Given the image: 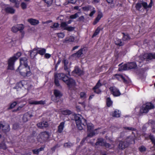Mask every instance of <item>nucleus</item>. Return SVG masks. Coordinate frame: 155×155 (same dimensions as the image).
I'll list each match as a JSON object with an SVG mask.
<instances>
[{"mask_svg":"<svg viewBox=\"0 0 155 155\" xmlns=\"http://www.w3.org/2000/svg\"><path fill=\"white\" fill-rule=\"evenodd\" d=\"M24 28V25L20 24L12 27V31L14 32H16L19 31L21 33L22 35L23 36L24 34V31H23Z\"/></svg>","mask_w":155,"mask_h":155,"instance_id":"nucleus-10","label":"nucleus"},{"mask_svg":"<svg viewBox=\"0 0 155 155\" xmlns=\"http://www.w3.org/2000/svg\"><path fill=\"white\" fill-rule=\"evenodd\" d=\"M17 71L24 77L29 76L31 74L29 66L20 65L17 70Z\"/></svg>","mask_w":155,"mask_h":155,"instance_id":"nucleus-3","label":"nucleus"},{"mask_svg":"<svg viewBox=\"0 0 155 155\" xmlns=\"http://www.w3.org/2000/svg\"><path fill=\"white\" fill-rule=\"evenodd\" d=\"M37 50H38V49L37 48H34L32 50L29 51L30 53V56L31 58H34L37 55V52L35 51H36Z\"/></svg>","mask_w":155,"mask_h":155,"instance_id":"nucleus-21","label":"nucleus"},{"mask_svg":"<svg viewBox=\"0 0 155 155\" xmlns=\"http://www.w3.org/2000/svg\"><path fill=\"white\" fill-rule=\"evenodd\" d=\"M10 130L9 126L8 124H3L0 123V131L5 133Z\"/></svg>","mask_w":155,"mask_h":155,"instance_id":"nucleus-14","label":"nucleus"},{"mask_svg":"<svg viewBox=\"0 0 155 155\" xmlns=\"http://www.w3.org/2000/svg\"><path fill=\"white\" fill-rule=\"evenodd\" d=\"M153 5V0H150V2L149 5H148L146 2L141 1L136 4L135 8L137 10L140 11L142 7L143 6L144 8L146 10L147 12L148 10V8H151Z\"/></svg>","mask_w":155,"mask_h":155,"instance_id":"nucleus-5","label":"nucleus"},{"mask_svg":"<svg viewBox=\"0 0 155 155\" xmlns=\"http://www.w3.org/2000/svg\"><path fill=\"white\" fill-rule=\"evenodd\" d=\"M38 50L37 51V54H38L41 55H44L46 52V49L44 48H37Z\"/></svg>","mask_w":155,"mask_h":155,"instance_id":"nucleus-29","label":"nucleus"},{"mask_svg":"<svg viewBox=\"0 0 155 155\" xmlns=\"http://www.w3.org/2000/svg\"><path fill=\"white\" fill-rule=\"evenodd\" d=\"M123 35V40L126 41L129 40L130 39V37L127 34H125L124 33H122Z\"/></svg>","mask_w":155,"mask_h":155,"instance_id":"nucleus-42","label":"nucleus"},{"mask_svg":"<svg viewBox=\"0 0 155 155\" xmlns=\"http://www.w3.org/2000/svg\"><path fill=\"white\" fill-rule=\"evenodd\" d=\"M44 136H46V137H48V135L47 134V133L45 132L41 133V137H42Z\"/></svg>","mask_w":155,"mask_h":155,"instance_id":"nucleus-62","label":"nucleus"},{"mask_svg":"<svg viewBox=\"0 0 155 155\" xmlns=\"http://www.w3.org/2000/svg\"><path fill=\"white\" fill-rule=\"evenodd\" d=\"M149 137L152 143L153 144L154 146L155 147V137L152 136H150Z\"/></svg>","mask_w":155,"mask_h":155,"instance_id":"nucleus-52","label":"nucleus"},{"mask_svg":"<svg viewBox=\"0 0 155 155\" xmlns=\"http://www.w3.org/2000/svg\"><path fill=\"white\" fill-rule=\"evenodd\" d=\"M135 143L134 137L130 136L127 138L126 141H120L118 148L119 149L123 150L127 147L130 144H134Z\"/></svg>","mask_w":155,"mask_h":155,"instance_id":"nucleus-2","label":"nucleus"},{"mask_svg":"<svg viewBox=\"0 0 155 155\" xmlns=\"http://www.w3.org/2000/svg\"><path fill=\"white\" fill-rule=\"evenodd\" d=\"M65 74L63 73L56 74L54 75V83L57 86H60L58 79L62 80L63 81Z\"/></svg>","mask_w":155,"mask_h":155,"instance_id":"nucleus-9","label":"nucleus"},{"mask_svg":"<svg viewBox=\"0 0 155 155\" xmlns=\"http://www.w3.org/2000/svg\"><path fill=\"white\" fill-rule=\"evenodd\" d=\"M128 69L127 66V64H124L120 67H119L118 70L120 71H121L123 70H126Z\"/></svg>","mask_w":155,"mask_h":155,"instance_id":"nucleus-35","label":"nucleus"},{"mask_svg":"<svg viewBox=\"0 0 155 155\" xmlns=\"http://www.w3.org/2000/svg\"><path fill=\"white\" fill-rule=\"evenodd\" d=\"M20 65L21 66H28L27 59L25 57L21 58L20 59Z\"/></svg>","mask_w":155,"mask_h":155,"instance_id":"nucleus-19","label":"nucleus"},{"mask_svg":"<svg viewBox=\"0 0 155 155\" xmlns=\"http://www.w3.org/2000/svg\"><path fill=\"white\" fill-rule=\"evenodd\" d=\"M114 78L118 80H120L122 78V75L120 74H116L114 75Z\"/></svg>","mask_w":155,"mask_h":155,"instance_id":"nucleus-48","label":"nucleus"},{"mask_svg":"<svg viewBox=\"0 0 155 155\" xmlns=\"http://www.w3.org/2000/svg\"><path fill=\"white\" fill-rule=\"evenodd\" d=\"M84 18L83 16H81L78 19V21H84Z\"/></svg>","mask_w":155,"mask_h":155,"instance_id":"nucleus-63","label":"nucleus"},{"mask_svg":"<svg viewBox=\"0 0 155 155\" xmlns=\"http://www.w3.org/2000/svg\"><path fill=\"white\" fill-rule=\"evenodd\" d=\"M100 31V29L98 28L96 30L95 32L94 33L92 36V37H94L97 35L99 33Z\"/></svg>","mask_w":155,"mask_h":155,"instance_id":"nucleus-47","label":"nucleus"},{"mask_svg":"<svg viewBox=\"0 0 155 155\" xmlns=\"http://www.w3.org/2000/svg\"><path fill=\"white\" fill-rule=\"evenodd\" d=\"M46 3L48 6H49L52 4L53 0H43Z\"/></svg>","mask_w":155,"mask_h":155,"instance_id":"nucleus-46","label":"nucleus"},{"mask_svg":"<svg viewBox=\"0 0 155 155\" xmlns=\"http://www.w3.org/2000/svg\"><path fill=\"white\" fill-rule=\"evenodd\" d=\"M25 103L19 106L16 110H14L13 111H16L20 110L25 105Z\"/></svg>","mask_w":155,"mask_h":155,"instance_id":"nucleus-56","label":"nucleus"},{"mask_svg":"<svg viewBox=\"0 0 155 155\" xmlns=\"http://www.w3.org/2000/svg\"><path fill=\"white\" fill-rule=\"evenodd\" d=\"M22 100H18L16 101H14L10 104L9 107L8 109H11L14 108L15 106L18 104H19L20 103L22 102Z\"/></svg>","mask_w":155,"mask_h":155,"instance_id":"nucleus-27","label":"nucleus"},{"mask_svg":"<svg viewBox=\"0 0 155 155\" xmlns=\"http://www.w3.org/2000/svg\"><path fill=\"white\" fill-rule=\"evenodd\" d=\"M28 21L31 25H36L39 23V21L38 20L32 18L29 19L28 20Z\"/></svg>","mask_w":155,"mask_h":155,"instance_id":"nucleus-28","label":"nucleus"},{"mask_svg":"<svg viewBox=\"0 0 155 155\" xmlns=\"http://www.w3.org/2000/svg\"><path fill=\"white\" fill-rule=\"evenodd\" d=\"M45 101H32L29 102V104H45Z\"/></svg>","mask_w":155,"mask_h":155,"instance_id":"nucleus-18","label":"nucleus"},{"mask_svg":"<svg viewBox=\"0 0 155 155\" xmlns=\"http://www.w3.org/2000/svg\"><path fill=\"white\" fill-rule=\"evenodd\" d=\"M124 129L126 130H134L135 129L132 127H124Z\"/></svg>","mask_w":155,"mask_h":155,"instance_id":"nucleus-60","label":"nucleus"},{"mask_svg":"<svg viewBox=\"0 0 155 155\" xmlns=\"http://www.w3.org/2000/svg\"><path fill=\"white\" fill-rule=\"evenodd\" d=\"M106 104L107 106L109 107L112 104V101L109 97H107L106 99Z\"/></svg>","mask_w":155,"mask_h":155,"instance_id":"nucleus-38","label":"nucleus"},{"mask_svg":"<svg viewBox=\"0 0 155 155\" xmlns=\"http://www.w3.org/2000/svg\"><path fill=\"white\" fill-rule=\"evenodd\" d=\"M37 126L40 128H43V127H48V124L47 122L44 121L38 123Z\"/></svg>","mask_w":155,"mask_h":155,"instance_id":"nucleus-16","label":"nucleus"},{"mask_svg":"<svg viewBox=\"0 0 155 155\" xmlns=\"http://www.w3.org/2000/svg\"><path fill=\"white\" fill-rule=\"evenodd\" d=\"M68 26V25L65 22H62L61 25V27L64 30H66Z\"/></svg>","mask_w":155,"mask_h":155,"instance_id":"nucleus-36","label":"nucleus"},{"mask_svg":"<svg viewBox=\"0 0 155 155\" xmlns=\"http://www.w3.org/2000/svg\"><path fill=\"white\" fill-rule=\"evenodd\" d=\"M92 11L89 14V16L90 17H92L94 14L96 12V11L95 10V8L94 7H93L91 9Z\"/></svg>","mask_w":155,"mask_h":155,"instance_id":"nucleus-53","label":"nucleus"},{"mask_svg":"<svg viewBox=\"0 0 155 155\" xmlns=\"http://www.w3.org/2000/svg\"><path fill=\"white\" fill-rule=\"evenodd\" d=\"M89 132L90 133L87 135L88 137H92L95 135V133L93 131H92V130Z\"/></svg>","mask_w":155,"mask_h":155,"instance_id":"nucleus-57","label":"nucleus"},{"mask_svg":"<svg viewBox=\"0 0 155 155\" xmlns=\"http://www.w3.org/2000/svg\"><path fill=\"white\" fill-rule=\"evenodd\" d=\"M54 94L55 96V98L54 97H52L51 99L53 101L55 102H57V99L60 98L62 95L61 92L56 89L54 90Z\"/></svg>","mask_w":155,"mask_h":155,"instance_id":"nucleus-11","label":"nucleus"},{"mask_svg":"<svg viewBox=\"0 0 155 155\" xmlns=\"http://www.w3.org/2000/svg\"><path fill=\"white\" fill-rule=\"evenodd\" d=\"M115 43L116 45H117L121 46L123 45L124 43V42L122 41L120 39L117 38L116 40L115 41Z\"/></svg>","mask_w":155,"mask_h":155,"instance_id":"nucleus-34","label":"nucleus"},{"mask_svg":"<svg viewBox=\"0 0 155 155\" xmlns=\"http://www.w3.org/2000/svg\"><path fill=\"white\" fill-rule=\"evenodd\" d=\"M0 149L5 150L6 149V147L4 143H0Z\"/></svg>","mask_w":155,"mask_h":155,"instance_id":"nucleus-54","label":"nucleus"},{"mask_svg":"<svg viewBox=\"0 0 155 155\" xmlns=\"http://www.w3.org/2000/svg\"><path fill=\"white\" fill-rule=\"evenodd\" d=\"M86 52L85 48H82L80 49L76 53L73 54L72 56L75 58H79L83 56V55Z\"/></svg>","mask_w":155,"mask_h":155,"instance_id":"nucleus-12","label":"nucleus"},{"mask_svg":"<svg viewBox=\"0 0 155 155\" xmlns=\"http://www.w3.org/2000/svg\"><path fill=\"white\" fill-rule=\"evenodd\" d=\"M44 149V148H40L38 149H35L33 150V152L34 154H38L39 152Z\"/></svg>","mask_w":155,"mask_h":155,"instance_id":"nucleus-43","label":"nucleus"},{"mask_svg":"<svg viewBox=\"0 0 155 155\" xmlns=\"http://www.w3.org/2000/svg\"><path fill=\"white\" fill-rule=\"evenodd\" d=\"M139 149L140 151L141 152H144L146 150L145 147L143 146H141L139 148Z\"/></svg>","mask_w":155,"mask_h":155,"instance_id":"nucleus-51","label":"nucleus"},{"mask_svg":"<svg viewBox=\"0 0 155 155\" xmlns=\"http://www.w3.org/2000/svg\"><path fill=\"white\" fill-rule=\"evenodd\" d=\"M10 1L15 4V7L18 8L19 7V2L18 0H9Z\"/></svg>","mask_w":155,"mask_h":155,"instance_id":"nucleus-37","label":"nucleus"},{"mask_svg":"<svg viewBox=\"0 0 155 155\" xmlns=\"http://www.w3.org/2000/svg\"><path fill=\"white\" fill-rule=\"evenodd\" d=\"M75 38L74 37L70 36L69 37L66 38L63 41L64 43H67L68 42H72L74 41Z\"/></svg>","mask_w":155,"mask_h":155,"instance_id":"nucleus-31","label":"nucleus"},{"mask_svg":"<svg viewBox=\"0 0 155 155\" xmlns=\"http://www.w3.org/2000/svg\"><path fill=\"white\" fill-rule=\"evenodd\" d=\"M138 58L139 60H137V61L139 62V63H141L146 59H155V54L146 53L143 55L140 56Z\"/></svg>","mask_w":155,"mask_h":155,"instance_id":"nucleus-7","label":"nucleus"},{"mask_svg":"<svg viewBox=\"0 0 155 155\" xmlns=\"http://www.w3.org/2000/svg\"><path fill=\"white\" fill-rule=\"evenodd\" d=\"M63 62L64 64V69L65 70L67 71L68 72V74L69 75L70 71L68 67V61L66 59H64L63 61Z\"/></svg>","mask_w":155,"mask_h":155,"instance_id":"nucleus-24","label":"nucleus"},{"mask_svg":"<svg viewBox=\"0 0 155 155\" xmlns=\"http://www.w3.org/2000/svg\"><path fill=\"white\" fill-rule=\"evenodd\" d=\"M27 81L23 80L21 82H19L17 85L16 87H17L18 86L20 87H24L25 88L27 87Z\"/></svg>","mask_w":155,"mask_h":155,"instance_id":"nucleus-22","label":"nucleus"},{"mask_svg":"<svg viewBox=\"0 0 155 155\" xmlns=\"http://www.w3.org/2000/svg\"><path fill=\"white\" fill-rule=\"evenodd\" d=\"M79 12H77L75 14L70 15L69 18L71 19H74L79 17Z\"/></svg>","mask_w":155,"mask_h":155,"instance_id":"nucleus-41","label":"nucleus"},{"mask_svg":"<svg viewBox=\"0 0 155 155\" xmlns=\"http://www.w3.org/2000/svg\"><path fill=\"white\" fill-rule=\"evenodd\" d=\"M120 113L119 110H116L114 111L112 115L113 117H120Z\"/></svg>","mask_w":155,"mask_h":155,"instance_id":"nucleus-33","label":"nucleus"},{"mask_svg":"<svg viewBox=\"0 0 155 155\" xmlns=\"http://www.w3.org/2000/svg\"><path fill=\"white\" fill-rule=\"evenodd\" d=\"M63 81L66 83L69 87H71L75 85V81L73 79L69 78L68 76L65 74Z\"/></svg>","mask_w":155,"mask_h":155,"instance_id":"nucleus-8","label":"nucleus"},{"mask_svg":"<svg viewBox=\"0 0 155 155\" xmlns=\"http://www.w3.org/2000/svg\"><path fill=\"white\" fill-rule=\"evenodd\" d=\"M61 113L63 115H67L71 114V112L68 110H66L62 111Z\"/></svg>","mask_w":155,"mask_h":155,"instance_id":"nucleus-39","label":"nucleus"},{"mask_svg":"<svg viewBox=\"0 0 155 155\" xmlns=\"http://www.w3.org/2000/svg\"><path fill=\"white\" fill-rule=\"evenodd\" d=\"M102 85V84L100 82V80H99L95 86L93 88L94 92L97 94L100 93L101 91L99 89V88Z\"/></svg>","mask_w":155,"mask_h":155,"instance_id":"nucleus-15","label":"nucleus"},{"mask_svg":"<svg viewBox=\"0 0 155 155\" xmlns=\"http://www.w3.org/2000/svg\"><path fill=\"white\" fill-rule=\"evenodd\" d=\"M104 140L103 138H99L97 139V141L95 143L96 145H99L101 146H104Z\"/></svg>","mask_w":155,"mask_h":155,"instance_id":"nucleus-23","label":"nucleus"},{"mask_svg":"<svg viewBox=\"0 0 155 155\" xmlns=\"http://www.w3.org/2000/svg\"><path fill=\"white\" fill-rule=\"evenodd\" d=\"M19 127V125L18 123H15L13 125V128L16 130Z\"/></svg>","mask_w":155,"mask_h":155,"instance_id":"nucleus-59","label":"nucleus"},{"mask_svg":"<svg viewBox=\"0 0 155 155\" xmlns=\"http://www.w3.org/2000/svg\"><path fill=\"white\" fill-rule=\"evenodd\" d=\"M154 107L153 105L151 103H147L143 104L140 110L141 113H147L150 110L153 108Z\"/></svg>","mask_w":155,"mask_h":155,"instance_id":"nucleus-6","label":"nucleus"},{"mask_svg":"<svg viewBox=\"0 0 155 155\" xmlns=\"http://www.w3.org/2000/svg\"><path fill=\"white\" fill-rule=\"evenodd\" d=\"M21 6L22 9H25L27 8V5L25 3L22 2L21 4Z\"/></svg>","mask_w":155,"mask_h":155,"instance_id":"nucleus-55","label":"nucleus"},{"mask_svg":"<svg viewBox=\"0 0 155 155\" xmlns=\"http://www.w3.org/2000/svg\"><path fill=\"white\" fill-rule=\"evenodd\" d=\"M74 29V27L68 26L66 30H68V31H73Z\"/></svg>","mask_w":155,"mask_h":155,"instance_id":"nucleus-58","label":"nucleus"},{"mask_svg":"<svg viewBox=\"0 0 155 155\" xmlns=\"http://www.w3.org/2000/svg\"><path fill=\"white\" fill-rule=\"evenodd\" d=\"M65 122H61L58 127V132L59 133H61L64 127Z\"/></svg>","mask_w":155,"mask_h":155,"instance_id":"nucleus-17","label":"nucleus"},{"mask_svg":"<svg viewBox=\"0 0 155 155\" xmlns=\"http://www.w3.org/2000/svg\"><path fill=\"white\" fill-rule=\"evenodd\" d=\"M103 16V15L102 13L101 12H99L98 14L97 17H96L94 21V24L95 25L101 19V18Z\"/></svg>","mask_w":155,"mask_h":155,"instance_id":"nucleus-30","label":"nucleus"},{"mask_svg":"<svg viewBox=\"0 0 155 155\" xmlns=\"http://www.w3.org/2000/svg\"><path fill=\"white\" fill-rule=\"evenodd\" d=\"M21 53L20 52H17L16 54L8 59V61L7 69L13 70L14 69V65L15 61L21 56Z\"/></svg>","mask_w":155,"mask_h":155,"instance_id":"nucleus-4","label":"nucleus"},{"mask_svg":"<svg viewBox=\"0 0 155 155\" xmlns=\"http://www.w3.org/2000/svg\"><path fill=\"white\" fill-rule=\"evenodd\" d=\"M51 56V54L48 53L45 54V58H46L48 59Z\"/></svg>","mask_w":155,"mask_h":155,"instance_id":"nucleus-61","label":"nucleus"},{"mask_svg":"<svg viewBox=\"0 0 155 155\" xmlns=\"http://www.w3.org/2000/svg\"><path fill=\"white\" fill-rule=\"evenodd\" d=\"M6 12L10 14H13L15 13V10L12 7H7L5 9Z\"/></svg>","mask_w":155,"mask_h":155,"instance_id":"nucleus-26","label":"nucleus"},{"mask_svg":"<svg viewBox=\"0 0 155 155\" xmlns=\"http://www.w3.org/2000/svg\"><path fill=\"white\" fill-rule=\"evenodd\" d=\"M59 24L58 23H54L50 27L54 29V28H58L59 27Z\"/></svg>","mask_w":155,"mask_h":155,"instance_id":"nucleus-49","label":"nucleus"},{"mask_svg":"<svg viewBox=\"0 0 155 155\" xmlns=\"http://www.w3.org/2000/svg\"><path fill=\"white\" fill-rule=\"evenodd\" d=\"M80 98L83 100L85 99L87 97V94L84 92H81L80 94Z\"/></svg>","mask_w":155,"mask_h":155,"instance_id":"nucleus-40","label":"nucleus"},{"mask_svg":"<svg viewBox=\"0 0 155 155\" xmlns=\"http://www.w3.org/2000/svg\"><path fill=\"white\" fill-rule=\"evenodd\" d=\"M93 7L91 5H87L82 8V9L84 11H88L91 10Z\"/></svg>","mask_w":155,"mask_h":155,"instance_id":"nucleus-32","label":"nucleus"},{"mask_svg":"<svg viewBox=\"0 0 155 155\" xmlns=\"http://www.w3.org/2000/svg\"><path fill=\"white\" fill-rule=\"evenodd\" d=\"M75 119L77 127L80 130L83 129L87 125L88 132H91L93 129V125L91 123L87 124L86 120L80 114L75 116Z\"/></svg>","mask_w":155,"mask_h":155,"instance_id":"nucleus-1","label":"nucleus"},{"mask_svg":"<svg viewBox=\"0 0 155 155\" xmlns=\"http://www.w3.org/2000/svg\"><path fill=\"white\" fill-rule=\"evenodd\" d=\"M28 113H25L23 117V120L25 122H26L28 120Z\"/></svg>","mask_w":155,"mask_h":155,"instance_id":"nucleus-45","label":"nucleus"},{"mask_svg":"<svg viewBox=\"0 0 155 155\" xmlns=\"http://www.w3.org/2000/svg\"><path fill=\"white\" fill-rule=\"evenodd\" d=\"M127 65L128 69L134 68L137 67L136 64L134 62L128 63L127 64Z\"/></svg>","mask_w":155,"mask_h":155,"instance_id":"nucleus-25","label":"nucleus"},{"mask_svg":"<svg viewBox=\"0 0 155 155\" xmlns=\"http://www.w3.org/2000/svg\"><path fill=\"white\" fill-rule=\"evenodd\" d=\"M73 146V144L70 142L64 143V147L65 148H69Z\"/></svg>","mask_w":155,"mask_h":155,"instance_id":"nucleus-44","label":"nucleus"},{"mask_svg":"<svg viewBox=\"0 0 155 155\" xmlns=\"http://www.w3.org/2000/svg\"><path fill=\"white\" fill-rule=\"evenodd\" d=\"M81 74V71L77 67H76L75 68L74 70L72 72V74L74 75H75L74 74H76L78 75H80Z\"/></svg>","mask_w":155,"mask_h":155,"instance_id":"nucleus-20","label":"nucleus"},{"mask_svg":"<svg viewBox=\"0 0 155 155\" xmlns=\"http://www.w3.org/2000/svg\"><path fill=\"white\" fill-rule=\"evenodd\" d=\"M104 146H105L106 148H110V145L109 143H106L105 142L104 144Z\"/></svg>","mask_w":155,"mask_h":155,"instance_id":"nucleus-64","label":"nucleus"},{"mask_svg":"<svg viewBox=\"0 0 155 155\" xmlns=\"http://www.w3.org/2000/svg\"><path fill=\"white\" fill-rule=\"evenodd\" d=\"M57 35L58 37L60 38H63L65 36V35L63 33H58Z\"/></svg>","mask_w":155,"mask_h":155,"instance_id":"nucleus-50","label":"nucleus"},{"mask_svg":"<svg viewBox=\"0 0 155 155\" xmlns=\"http://www.w3.org/2000/svg\"><path fill=\"white\" fill-rule=\"evenodd\" d=\"M110 90L114 96H118L121 94L119 90L115 87H110Z\"/></svg>","mask_w":155,"mask_h":155,"instance_id":"nucleus-13","label":"nucleus"}]
</instances>
